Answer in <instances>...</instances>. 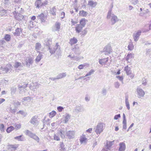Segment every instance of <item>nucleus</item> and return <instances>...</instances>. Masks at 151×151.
Masks as SVG:
<instances>
[{"label":"nucleus","instance_id":"obj_1","mask_svg":"<svg viewBox=\"0 0 151 151\" xmlns=\"http://www.w3.org/2000/svg\"><path fill=\"white\" fill-rule=\"evenodd\" d=\"M48 3V2L47 1L42 2L41 0H37L35 3V6L36 8H39L41 7L45 6L47 5Z\"/></svg>","mask_w":151,"mask_h":151},{"label":"nucleus","instance_id":"obj_2","mask_svg":"<svg viewBox=\"0 0 151 151\" xmlns=\"http://www.w3.org/2000/svg\"><path fill=\"white\" fill-rule=\"evenodd\" d=\"M105 124L103 123H99L97 126L95 132L97 134H100L103 132Z\"/></svg>","mask_w":151,"mask_h":151},{"label":"nucleus","instance_id":"obj_3","mask_svg":"<svg viewBox=\"0 0 151 151\" xmlns=\"http://www.w3.org/2000/svg\"><path fill=\"white\" fill-rule=\"evenodd\" d=\"M60 46L58 45V43H56L55 45L52 48L50 47H49L50 52L51 54H53L55 53L57 49H58L60 50Z\"/></svg>","mask_w":151,"mask_h":151},{"label":"nucleus","instance_id":"obj_4","mask_svg":"<svg viewBox=\"0 0 151 151\" xmlns=\"http://www.w3.org/2000/svg\"><path fill=\"white\" fill-rule=\"evenodd\" d=\"M103 52L105 55H108L112 52L111 47L110 46H106L104 49Z\"/></svg>","mask_w":151,"mask_h":151},{"label":"nucleus","instance_id":"obj_5","mask_svg":"<svg viewBox=\"0 0 151 151\" xmlns=\"http://www.w3.org/2000/svg\"><path fill=\"white\" fill-rule=\"evenodd\" d=\"M137 91L138 97L139 98H142L144 96L145 94V92L142 89H137Z\"/></svg>","mask_w":151,"mask_h":151},{"label":"nucleus","instance_id":"obj_6","mask_svg":"<svg viewBox=\"0 0 151 151\" xmlns=\"http://www.w3.org/2000/svg\"><path fill=\"white\" fill-rule=\"evenodd\" d=\"M109 58H105L103 59H100L99 60V63L102 65H105L107 64L108 62Z\"/></svg>","mask_w":151,"mask_h":151},{"label":"nucleus","instance_id":"obj_7","mask_svg":"<svg viewBox=\"0 0 151 151\" xmlns=\"http://www.w3.org/2000/svg\"><path fill=\"white\" fill-rule=\"evenodd\" d=\"M88 22V20L86 19L85 18H82L80 21L79 24L82 26V27H84L86 24Z\"/></svg>","mask_w":151,"mask_h":151},{"label":"nucleus","instance_id":"obj_8","mask_svg":"<svg viewBox=\"0 0 151 151\" xmlns=\"http://www.w3.org/2000/svg\"><path fill=\"white\" fill-rule=\"evenodd\" d=\"M141 33V31H139L136 33L134 34L133 35V38L135 41H137L138 40L139 36L140 35Z\"/></svg>","mask_w":151,"mask_h":151},{"label":"nucleus","instance_id":"obj_9","mask_svg":"<svg viewBox=\"0 0 151 151\" xmlns=\"http://www.w3.org/2000/svg\"><path fill=\"white\" fill-rule=\"evenodd\" d=\"M119 151H124L126 148V145L125 143L124 142H121L119 143Z\"/></svg>","mask_w":151,"mask_h":151},{"label":"nucleus","instance_id":"obj_10","mask_svg":"<svg viewBox=\"0 0 151 151\" xmlns=\"http://www.w3.org/2000/svg\"><path fill=\"white\" fill-rule=\"evenodd\" d=\"M134 54L133 53H130L128 54L126 58V60L127 61L129 62V61H131L134 58Z\"/></svg>","mask_w":151,"mask_h":151},{"label":"nucleus","instance_id":"obj_11","mask_svg":"<svg viewBox=\"0 0 151 151\" xmlns=\"http://www.w3.org/2000/svg\"><path fill=\"white\" fill-rule=\"evenodd\" d=\"M19 146V145H9L8 146L9 148L11 151L16 150Z\"/></svg>","mask_w":151,"mask_h":151},{"label":"nucleus","instance_id":"obj_12","mask_svg":"<svg viewBox=\"0 0 151 151\" xmlns=\"http://www.w3.org/2000/svg\"><path fill=\"white\" fill-rule=\"evenodd\" d=\"M83 27L80 24H77L75 27V30L77 32L79 33L82 32Z\"/></svg>","mask_w":151,"mask_h":151},{"label":"nucleus","instance_id":"obj_13","mask_svg":"<svg viewBox=\"0 0 151 151\" xmlns=\"http://www.w3.org/2000/svg\"><path fill=\"white\" fill-rule=\"evenodd\" d=\"M39 19H40L42 22H45L46 19V17L45 16L44 14L42 13L38 16Z\"/></svg>","mask_w":151,"mask_h":151},{"label":"nucleus","instance_id":"obj_14","mask_svg":"<svg viewBox=\"0 0 151 151\" xmlns=\"http://www.w3.org/2000/svg\"><path fill=\"white\" fill-rule=\"evenodd\" d=\"M78 42L77 39L75 37L71 38L69 41V43L71 45H73L77 43Z\"/></svg>","mask_w":151,"mask_h":151},{"label":"nucleus","instance_id":"obj_15","mask_svg":"<svg viewBox=\"0 0 151 151\" xmlns=\"http://www.w3.org/2000/svg\"><path fill=\"white\" fill-rule=\"evenodd\" d=\"M22 29L17 28L16 29L15 32L14 33V35L15 36H19L22 32Z\"/></svg>","mask_w":151,"mask_h":151},{"label":"nucleus","instance_id":"obj_16","mask_svg":"<svg viewBox=\"0 0 151 151\" xmlns=\"http://www.w3.org/2000/svg\"><path fill=\"white\" fill-rule=\"evenodd\" d=\"M124 71H126L127 75H129L131 74V68L128 66H126L124 68Z\"/></svg>","mask_w":151,"mask_h":151},{"label":"nucleus","instance_id":"obj_17","mask_svg":"<svg viewBox=\"0 0 151 151\" xmlns=\"http://www.w3.org/2000/svg\"><path fill=\"white\" fill-rule=\"evenodd\" d=\"M87 140V138L84 135L81 136L80 137V140L81 143L86 142Z\"/></svg>","mask_w":151,"mask_h":151},{"label":"nucleus","instance_id":"obj_18","mask_svg":"<svg viewBox=\"0 0 151 151\" xmlns=\"http://www.w3.org/2000/svg\"><path fill=\"white\" fill-rule=\"evenodd\" d=\"M87 14L88 13L86 12H85L84 10H82L80 11L79 14L80 16L84 17H86L87 16Z\"/></svg>","mask_w":151,"mask_h":151},{"label":"nucleus","instance_id":"obj_19","mask_svg":"<svg viewBox=\"0 0 151 151\" xmlns=\"http://www.w3.org/2000/svg\"><path fill=\"white\" fill-rule=\"evenodd\" d=\"M7 67H5L4 68V70L6 73L9 72L10 69H11L12 66V65L10 64H7Z\"/></svg>","mask_w":151,"mask_h":151},{"label":"nucleus","instance_id":"obj_20","mask_svg":"<svg viewBox=\"0 0 151 151\" xmlns=\"http://www.w3.org/2000/svg\"><path fill=\"white\" fill-rule=\"evenodd\" d=\"M41 47V44L39 42L37 43L35 45V50L37 51L40 50Z\"/></svg>","mask_w":151,"mask_h":151},{"label":"nucleus","instance_id":"obj_21","mask_svg":"<svg viewBox=\"0 0 151 151\" xmlns=\"http://www.w3.org/2000/svg\"><path fill=\"white\" fill-rule=\"evenodd\" d=\"M55 30L57 31H59L60 28V24L58 22H56L55 24Z\"/></svg>","mask_w":151,"mask_h":151},{"label":"nucleus","instance_id":"obj_22","mask_svg":"<svg viewBox=\"0 0 151 151\" xmlns=\"http://www.w3.org/2000/svg\"><path fill=\"white\" fill-rule=\"evenodd\" d=\"M128 50H132L134 48V45L132 42H131L129 43L128 46Z\"/></svg>","mask_w":151,"mask_h":151},{"label":"nucleus","instance_id":"obj_23","mask_svg":"<svg viewBox=\"0 0 151 151\" xmlns=\"http://www.w3.org/2000/svg\"><path fill=\"white\" fill-rule=\"evenodd\" d=\"M14 128L13 126H10L8 127L6 130V132L8 133H10L14 129Z\"/></svg>","mask_w":151,"mask_h":151},{"label":"nucleus","instance_id":"obj_24","mask_svg":"<svg viewBox=\"0 0 151 151\" xmlns=\"http://www.w3.org/2000/svg\"><path fill=\"white\" fill-rule=\"evenodd\" d=\"M97 3L96 2H94L93 1H89L88 2V5L90 6H95Z\"/></svg>","mask_w":151,"mask_h":151},{"label":"nucleus","instance_id":"obj_25","mask_svg":"<svg viewBox=\"0 0 151 151\" xmlns=\"http://www.w3.org/2000/svg\"><path fill=\"white\" fill-rule=\"evenodd\" d=\"M4 39L7 41H9L11 39V37L10 35L8 34H6L4 37Z\"/></svg>","mask_w":151,"mask_h":151},{"label":"nucleus","instance_id":"obj_26","mask_svg":"<svg viewBox=\"0 0 151 151\" xmlns=\"http://www.w3.org/2000/svg\"><path fill=\"white\" fill-rule=\"evenodd\" d=\"M56 112L54 111H53L51 112L50 113L49 116L50 117H53L56 115Z\"/></svg>","mask_w":151,"mask_h":151},{"label":"nucleus","instance_id":"obj_27","mask_svg":"<svg viewBox=\"0 0 151 151\" xmlns=\"http://www.w3.org/2000/svg\"><path fill=\"white\" fill-rule=\"evenodd\" d=\"M37 121V117L35 116L33 117L31 121V123L32 124H34Z\"/></svg>","mask_w":151,"mask_h":151},{"label":"nucleus","instance_id":"obj_28","mask_svg":"<svg viewBox=\"0 0 151 151\" xmlns=\"http://www.w3.org/2000/svg\"><path fill=\"white\" fill-rule=\"evenodd\" d=\"M33 62L31 58H29L26 61V65H30L32 64Z\"/></svg>","mask_w":151,"mask_h":151},{"label":"nucleus","instance_id":"obj_29","mask_svg":"<svg viewBox=\"0 0 151 151\" xmlns=\"http://www.w3.org/2000/svg\"><path fill=\"white\" fill-rule=\"evenodd\" d=\"M56 9L54 7L51 10L50 12L51 14L53 15H56Z\"/></svg>","mask_w":151,"mask_h":151},{"label":"nucleus","instance_id":"obj_30","mask_svg":"<svg viewBox=\"0 0 151 151\" xmlns=\"http://www.w3.org/2000/svg\"><path fill=\"white\" fill-rule=\"evenodd\" d=\"M31 137L36 140L38 142H39V138L35 134L33 135Z\"/></svg>","mask_w":151,"mask_h":151},{"label":"nucleus","instance_id":"obj_31","mask_svg":"<svg viewBox=\"0 0 151 151\" xmlns=\"http://www.w3.org/2000/svg\"><path fill=\"white\" fill-rule=\"evenodd\" d=\"M21 64L19 62H16L15 63L14 67L16 68H18L19 66L21 65Z\"/></svg>","mask_w":151,"mask_h":151},{"label":"nucleus","instance_id":"obj_32","mask_svg":"<svg viewBox=\"0 0 151 151\" xmlns=\"http://www.w3.org/2000/svg\"><path fill=\"white\" fill-rule=\"evenodd\" d=\"M125 103H126V106L127 108L128 109V110H129L130 109V107L129 102L128 101L127 99H126Z\"/></svg>","mask_w":151,"mask_h":151},{"label":"nucleus","instance_id":"obj_33","mask_svg":"<svg viewBox=\"0 0 151 151\" xmlns=\"http://www.w3.org/2000/svg\"><path fill=\"white\" fill-rule=\"evenodd\" d=\"M70 117V116L68 114H67L66 116L65 117V123H66L68 121Z\"/></svg>","mask_w":151,"mask_h":151},{"label":"nucleus","instance_id":"obj_34","mask_svg":"<svg viewBox=\"0 0 151 151\" xmlns=\"http://www.w3.org/2000/svg\"><path fill=\"white\" fill-rule=\"evenodd\" d=\"M42 56L41 55H38L37 57L36 60L37 62H39L42 58Z\"/></svg>","mask_w":151,"mask_h":151},{"label":"nucleus","instance_id":"obj_35","mask_svg":"<svg viewBox=\"0 0 151 151\" xmlns=\"http://www.w3.org/2000/svg\"><path fill=\"white\" fill-rule=\"evenodd\" d=\"M22 137V135H20L15 137L14 139H17L19 141H23V139L21 138Z\"/></svg>","mask_w":151,"mask_h":151},{"label":"nucleus","instance_id":"obj_36","mask_svg":"<svg viewBox=\"0 0 151 151\" xmlns=\"http://www.w3.org/2000/svg\"><path fill=\"white\" fill-rule=\"evenodd\" d=\"M71 24L73 25H74L75 24L77 23V20H74L73 19H71Z\"/></svg>","mask_w":151,"mask_h":151},{"label":"nucleus","instance_id":"obj_37","mask_svg":"<svg viewBox=\"0 0 151 151\" xmlns=\"http://www.w3.org/2000/svg\"><path fill=\"white\" fill-rule=\"evenodd\" d=\"M94 72V71L93 70H91L88 73H87L85 76H87L91 75Z\"/></svg>","mask_w":151,"mask_h":151},{"label":"nucleus","instance_id":"obj_38","mask_svg":"<svg viewBox=\"0 0 151 151\" xmlns=\"http://www.w3.org/2000/svg\"><path fill=\"white\" fill-rule=\"evenodd\" d=\"M54 139L55 140L57 141H59L60 140L59 137L55 134L54 136Z\"/></svg>","mask_w":151,"mask_h":151},{"label":"nucleus","instance_id":"obj_39","mask_svg":"<svg viewBox=\"0 0 151 151\" xmlns=\"http://www.w3.org/2000/svg\"><path fill=\"white\" fill-rule=\"evenodd\" d=\"M57 109L59 112H61L63 109V108L60 106H58L57 107Z\"/></svg>","mask_w":151,"mask_h":151},{"label":"nucleus","instance_id":"obj_40","mask_svg":"<svg viewBox=\"0 0 151 151\" xmlns=\"http://www.w3.org/2000/svg\"><path fill=\"white\" fill-rule=\"evenodd\" d=\"M21 126L19 124H16L15 126V129L16 130H17L20 128Z\"/></svg>","mask_w":151,"mask_h":151},{"label":"nucleus","instance_id":"obj_41","mask_svg":"<svg viewBox=\"0 0 151 151\" xmlns=\"http://www.w3.org/2000/svg\"><path fill=\"white\" fill-rule=\"evenodd\" d=\"M85 66V65L81 64L79 65L78 67V68L79 69H83L84 67Z\"/></svg>","mask_w":151,"mask_h":151},{"label":"nucleus","instance_id":"obj_42","mask_svg":"<svg viewBox=\"0 0 151 151\" xmlns=\"http://www.w3.org/2000/svg\"><path fill=\"white\" fill-rule=\"evenodd\" d=\"M87 32L86 29H85L83 31L81 32V34L83 35L86 34Z\"/></svg>","mask_w":151,"mask_h":151},{"label":"nucleus","instance_id":"obj_43","mask_svg":"<svg viewBox=\"0 0 151 151\" xmlns=\"http://www.w3.org/2000/svg\"><path fill=\"white\" fill-rule=\"evenodd\" d=\"M65 13L64 12H62L61 13L60 16H61V18L63 19L65 17Z\"/></svg>","mask_w":151,"mask_h":151},{"label":"nucleus","instance_id":"obj_44","mask_svg":"<svg viewBox=\"0 0 151 151\" xmlns=\"http://www.w3.org/2000/svg\"><path fill=\"white\" fill-rule=\"evenodd\" d=\"M120 114L116 115H115V116L114 117V119L117 120L119 118H120Z\"/></svg>","mask_w":151,"mask_h":151},{"label":"nucleus","instance_id":"obj_45","mask_svg":"<svg viewBox=\"0 0 151 151\" xmlns=\"http://www.w3.org/2000/svg\"><path fill=\"white\" fill-rule=\"evenodd\" d=\"M4 126L3 124H0V129H3L4 128Z\"/></svg>","mask_w":151,"mask_h":151},{"label":"nucleus","instance_id":"obj_46","mask_svg":"<svg viewBox=\"0 0 151 151\" xmlns=\"http://www.w3.org/2000/svg\"><path fill=\"white\" fill-rule=\"evenodd\" d=\"M60 76L61 78H62L64 77L65 76H66V75L65 73H63L60 74Z\"/></svg>","mask_w":151,"mask_h":151},{"label":"nucleus","instance_id":"obj_47","mask_svg":"<svg viewBox=\"0 0 151 151\" xmlns=\"http://www.w3.org/2000/svg\"><path fill=\"white\" fill-rule=\"evenodd\" d=\"M116 78L119 79V80L122 81L123 79V77L119 76H117Z\"/></svg>","mask_w":151,"mask_h":151},{"label":"nucleus","instance_id":"obj_48","mask_svg":"<svg viewBox=\"0 0 151 151\" xmlns=\"http://www.w3.org/2000/svg\"><path fill=\"white\" fill-rule=\"evenodd\" d=\"M92 131V128H90L86 131L87 132L91 133Z\"/></svg>","mask_w":151,"mask_h":151},{"label":"nucleus","instance_id":"obj_49","mask_svg":"<svg viewBox=\"0 0 151 151\" xmlns=\"http://www.w3.org/2000/svg\"><path fill=\"white\" fill-rule=\"evenodd\" d=\"M5 101V99H0V104H1L3 102Z\"/></svg>","mask_w":151,"mask_h":151},{"label":"nucleus","instance_id":"obj_50","mask_svg":"<svg viewBox=\"0 0 151 151\" xmlns=\"http://www.w3.org/2000/svg\"><path fill=\"white\" fill-rule=\"evenodd\" d=\"M36 17L35 16H33L31 17V19L32 20H34L36 19Z\"/></svg>","mask_w":151,"mask_h":151},{"label":"nucleus","instance_id":"obj_51","mask_svg":"<svg viewBox=\"0 0 151 151\" xmlns=\"http://www.w3.org/2000/svg\"><path fill=\"white\" fill-rule=\"evenodd\" d=\"M58 134L60 135V136H62V135L63 134V132L61 130L58 133Z\"/></svg>","mask_w":151,"mask_h":151},{"label":"nucleus","instance_id":"obj_52","mask_svg":"<svg viewBox=\"0 0 151 151\" xmlns=\"http://www.w3.org/2000/svg\"><path fill=\"white\" fill-rule=\"evenodd\" d=\"M117 19V17L116 16H114L112 19V20L113 19L115 21Z\"/></svg>","mask_w":151,"mask_h":151},{"label":"nucleus","instance_id":"obj_53","mask_svg":"<svg viewBox=\"0 0 151 151\" xmlns=\"http://www.w3.org/2000/svg\"><path fill=\"white\" fill-rule=\"evenodd\" d=\"M123 124H127L126 120V119H123Z\"/></svg>","mask_w":151,"mask_h":151},{"label":"nucleus","instance_id":"obj_54","mask_svg":"<svg viewBox=\"0 0 151 151\" xmlns=\"http://www.w3.org/2000/svg\"><path fill=\"white\" fill-rule=\"evenodd\" d=\"M5 93H6V92L4 91H2L1 92V94L2 95L5 94Z\"/></svg>","mask_w":151,"mask_h":151},{"label":"nucleus","instance_id":"obj_55","mask_svg":"<svg viewBox=\"0 0 151 151\" xmlns=\"http://www.w3.org/2000/svg\"><path fill=\"white\" fill-rule=\"evenodd\" d=\"M127 128V124H123V129H126Z\"/></svg>","mask_w":151,"mask_h":151},{"label":"nucleus","instance_id":"obj_56","mask_svg":"<svg viewBox=\"0 0 151 151\" xmlns=\"http://www.w3.org/2000/svg\"><path fill=\"white\" fill-rule=\"evenodd\" d=\"M119 130V128L118 127H116L115 128V130L116 131H117Z\"/></svg>","mask_w":151,"mask_h":151},{"label":"nucleus","instance_id":"obj_57","mask_svg":"<svg viewBox=\"0 0 151 151\" xmlns=\"http://www.w3.org/2000/svg\"><path fill=\"white\" fill-rule=\"evenodd\" d=\"M120 70H119L118 71H117V72L116 73V74H117V75H119L120 74Z\"/></svg>","mask_w":151,"mask_h":151},{"label":"nucleus","instance_id":"obj_58","mask_svg":"<svg viewBox=\"0 0 151 151\" xmlns=\"http://www.w3.org/2000/svg\"><path fill=\"white\" fill-rule=\"evenodd\" d=\"M60 147H62V148L63 147H64V145H63V143H62H62L60 144Z\"/></svg>","mask_w":151,"mask_h":151},{"label":"nucleus","instance_id":"obj_59","mask_svg":"<svg viewBox=\"0 0 151 151\" xmlns=\"http://www.w3.org/2000/svg\"><path fill=\"white\" fill-rule=\"evenodd\" d=\"M133 125H134V124H133V123H132V124H131V125L129 127V129H128V130H129V129L130 128H131L132 127H133Z\"/></svg>","mask_w":151,"mask_h":151},{"label":"nucleus","instance_id":"obj_60","mask_svg":"<svg viewBox=\"0 0 151 151\" xmlns=\"http://www.w3.org/2000/svg\"><path fill=\"white\" fill-rule=\"evenodd\" d=\"M129 9L130 10L132 9L133 8V7L132 6H129Z\"/></svg>","mask_w":151,"mask_h":151},{"label":"nucleus","instance_id":"obj_61","mask_svg":"<svg viewBox=\"0 0 151 151\" xmlns=\"http://www.w3.org/2000/svg\"><path fill=\"white\" fill-rule=\"evenodd\" d=\"M123 118L124 119H125V115L124 114H123Z\"/></svg>","mask_w":151,"mask_h":151},{"label":"nucleus","instance_id":"obj_62","mask_svg":"<svg viewBox=\"0 0 151 151\" xmlns=\"http://www.w3.org/2000/svg\"><path fill=\"white\" fill-rule=\"evenodd\" d=\"M47 42H48V43H50V42H51H51H52V41L51 40H47Z\"/></svg>","mask_w":151,"mask_h":151},{"label":"nucleus","instance_id":"obj_63","mask_svg":"<svg viewBox=\"0 0 151 151\" xmlns=\"http://www.w3.org/2000/svg\"><path fill=\"white\" fill-rule=\"evenodd\" d=\"M134 77V76L133 75H132L131 76V78H133Z\"/></svg>","mask_w":151,"mask_h":151},{"label":"nucleus","instance_id":"obj_64","mask_svg":"<svg viewBox=\"0 0 151 151\" xmlns=\"http://www.w3.org/2000/svg\"><path fill=\"white\" fill-rule=\"evenodd\" d=\"M149 148L150 149H151V145H150L149 146Z\"/></svg>","mask_w":151,"mask_h":151}]
</instances>
